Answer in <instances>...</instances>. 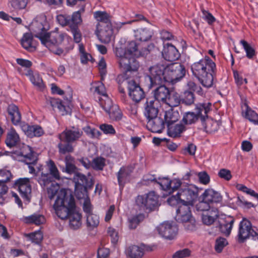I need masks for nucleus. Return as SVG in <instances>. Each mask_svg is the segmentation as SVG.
<instances>
[{
  "instance_id": "f257e3e1",
  "label": "nucleus",
  "mask_w": 258,
  "mask_h": 258,
  "mask_svg": "<svg viewBox=\"0 0 258 258\" xmlns=\"http://www.w3.org/2000/svg\"><path fill=\"white\" fill-rule=\"evenodd\" d=\"M53 208L59 218H69L72 229H77L81 227L82 216L76 211L75 199L71 191L61 190L54 202Z\"/></svg>"
},
{
  "instance_id": "f03ea898",
  "label": "nucleus",
  "mask_w": 258,
  "mask_h": 258,
  "mask_svg": "<svg viewBox=\"0 0 258 258\" xmlns=\"http://www.w3.org/2000/svg\"><path fill=\"white\" fill-rule=\"evenodd\" d=\"M49 29V25L45 16L37 18L32 22L31 25L32 32L33 35L38 38L42 44L48 48L53 53L60 55L63 53L62 48L58 45L63 42L66 39L68 41L67 35L56 34L52 39H50V34L47 32Z\"/></svg>"
},
{
  "instance_id": "7ed1b4c3",
  "label": "nucleus",
  "mask_w": 258,
  "mask_h": 258,
  "mask_svg": "<svg viewBox=\"0 0 258 258\" xmlns=\"http://www.w3.org/2000/svg\"><path fill=\"white\" fill-rule=\"evenodd\" d=\"M234 219L225 215H219L217 208L211 211V226L212 228H218L219 231L226 236L231 233Z\"/></svg>"
},
{
  "instance_id": "20e7f679",
  "label": "nucleus",
  "mask_w": 258,
  "mask_h": 258,
  "mask_svg": "<svg viewBox=\"0 0 258 258\" xmlns=\"http://www.w3.org/2000/svg\"><path fill=\"white\" fill-rule=\"evenodd\" d=\"M197 114L192 112H188L183 116L182 120L186 124H190L196 122L199 117L202 126L205 131H207V123L206 121L209 120L208 113L210 111V103L207 104H200L196 106Z\"/></svg>"
},
{
  "instance_id": "39448f33",
  "label": "nucleus",
  "mask_w": 258,
  "mask_h": 258,
  "mask_svg": "<svg viewBox=\"0 0 258 258\" xmlns=\"http://www.w3.org/2000/svg\"><path fill=\"white\" fill-rule=\"evenodd\" d=\"M237 237L240 243H243L249 238L258 240V230L252 226L249 220L244 218L239 223Z\"/></svg>"
},
{
  "instance_id": "423d86ee",
  "label": "nucleus",
  "mask_w": 258,
  "mask_h": 258,
  "mask_svg": "<svg viewBox=\"0 0 258 258\" xmlns=\"http://www.w3.org/2000/svg\"><path fill=\"white\" fill-rule=\"evenodd\" d=\"M199 189L195 185L190 184L182 186L178 191V196L182 205L192 206L198 196Z\"/></svg>"
},
{
  "instance_id": "0eeeda50",
  "label": "nucleus",
  "mask_w": 258,
  "mask_h": 258,
  "mask_svg": "<svg viewBox=\"0 0 258 258\" xmlns=\"http://www.w3.org/2000/svg\"><path fill=\"white\" fill-rule=\"evenodd\" d=\"M136 203L141 208L152 211L158 206V196L154 191H151L144 195L138 196Z\"/></svg>"
},
{
  "instance_id": "6e6552de",
  "label": "nucleus",
  "mask_w": 258,
  "mask_h": 258,
  "mask_svg": "<svg viewBox=\"0 0 258 258\" xmlns=\"http://www.w3.org/2000/svg\"><path fill=\"white\" fill-rule=\"evenodd\" d=\"M186 71L183 66H166L165 71V82L173 85L184 77Z\"/></svg>"
},
{
  "instance_id": "1a4fd4ad",
  "label": "nucleus",
  "mask_w": 258,
  "mask_h": 258,
  "mask_svg": "<svg viewBox=\"0 0 258 258\" xmlns=\"http://www.w3.org/2000/svg\"><path fill=\"white\" fill-rule=\"evenodd\" d=\"M199 202L196 205V209L199 211L203 212L202 219L203 223L210 225V190L206 189L199 197Z\"/></svg>"
},
{
  "instance_id": "9d476101",
  "label": "nucleus",
  "mask_w": 258,
  "mask_h": 258,
  "mask_svg": "<svg viewBox=\"0 0 258 258\" xmlns=\"http://www.w3.org/2000/svg\"><path fill=\"white\" fill-rule=\"evenodd\" d=\"M47 166L49 173H42L41 176L38 179L39 184L43 186H47L53 180H59L60 179V173L54 162L52 160H49L47 162Z\"/></svg>"
},
{
  "instance_id": "9b49d317",
  "label": "nucleus",
  "mask_w": 258,
  "mask_h": 258,
  "mask_svg": "<svg viewBox=\"0 0 258 258\" xmlns=\"http://www.w3.org/2000/svg\"><path fill=\"white\" fill-rule=\"evenodd\" d=\"M165 66H151L148 68L149 72V79L150 84L149 87H152L165 83L164 76L166 69Z\"/></svg>"
},
{
  "instance_id": "f8f14e48",
  "label": "nucleus",
  "mask_w": 258,
  "mask_h": 258,
  "mask_svg": "<svg viewBox=\"0 0 258 258\" xmlns=\"http://www.w3.org/2000/svg\"><path fill=\"white\" fill-rule=\"evenodd\" d=\"M158 233L163 237L168 239H172L176 236L177 228L173 223L166 222L157 227Z\"/></svg>"
},
{
  "instance_id": "ddd939ff",
  "label": "nucleus",
  "mask_w": 258,
  "mask_h": 258,
  "mask_svg": "<svg viewBox=\"0 0 258 258\" xmlns=\"http://www.w3.org/2000/svg\"><path fill=\"white\" fill-rule=\"evenodd\" d=\"M128 95L132 99L139 102L145 97V93L142 88L135 81H126Z\"/></svg>"
},
{
  "instance_id": "4468645a",
  "label": "nucleus",
  "mask_w": 258,
  "mask_h": 258,
  "mask_svg": "<svg viewBox=\"0 0 258 258\" xmlns=\"http://www.w3.org/2000/svg\"><path fill=\"white\" fill-rule=\"evenodd\" d=\"M113 33L112 23L96 27L95 31L99 40L104 43H108L111 41Z\"/></svg>"
},
{
  "instance_id": "2eb2a0df",
  "label": "nucleus",
  "mask_w": 258,
  "mask_h": 258,
  "mask_svg": "<svg viewBox=\"0 0 258 258\" xmlns=\"http://www.w3.org/2000/svg\"><path fill=\"white\" fill-rule=\"evenodd\" d=\"M15 185L17 187L21 197L29 201L31 198V186L28 178H19L15 181Z\"/></svg>"
},
{
  "instance_id": "dca6fc26",
  "label": "nucleus",
  "mask_w": 258,
  "mask_h": 258,
  "mask_svg": "<svg viewBox=\"0 0 258 258\" xmlns=\"http://www.w3.org/2000/svg\"><path fill=\"white\" fill-rule=\"evenodd\" d=\"M21 155L25 158L26 163L29 165V172L34 173L35 169L32 165L36 164L37 161V156L32 148L29 146H24L21 150Z\"/></svg>"
},
{
  "instance_id": "f3484780",
  "label": "nucleus",
  "mask_w": 258,
  "mask_h": 258,
  "mask_svg": "<svg viewBox=\"0 0 258 258\" xmlns=\"http://www.w3.org/2000/svg\"><path fill=\"white\" fill-rule=\"evenodd\" d=\"M83 131L75 127L70 129H66L59 135L60 141H68L71 143L78 141L83 135Z\"/></svg>"
},
{
  "instance_id": "a211bd4d",
  "label": "nucleus",
  "mask_w": 258,
  "mask_h": 258,
  "mask_svg": "<svg viewBox=\"0 0 258 258\" xmlns=\"http://www.w3.org/2000/svg\"><path fill=\"white\" fill-rule=\"evenodd\" d=\"M206 67L204 66H192L191 70L194 75L199 80L203 87L207 88L210 87V83L208 79V72Z\"/></svg>"
},
{
  "instance_id": "6ab92c4d",
  "label": "nucleus",
  "mask_w": 258,
  "mask_h": 258,
  "mask_svg": "<svg viewBox=\"0 0 258 258\" xmlns=\"http://www.w3.org/2000/svg\"><path fill=\"white\" fill-rule=\"evenodd\" d=\"M162 54L166 60L170 62L178 60L180 56L178 50L174 46L169 43L164 45Z\"/></svg>"
},
{
  "instance_id": "aec40b11",
  "label": "nucleus",
  "mask_w": 258,
  "mask_h": 258,
  "mask_svg": "<svg viewBox=\"0 0 258 258\" xmlns=\"http://www.w3.org/2000/svg\"><path fill=\"white\" fill-rule=\"evenodd\" d=\"M176 219L177 221L184 223L187 221L194 218L191 215L189 206L185 205L179 206L176 210Z\"/></svg>"
},
{
  "instance_id": "412c9836",
  "label": "nucleus",
  "mask_w": 258,
  "mask_h": 258,
  "mask_svg": "<svg viewBox=\"0 0 258 258\" xmlns=\"http://www.w3.org/2000/svg\"><path fill=\"white\" fill-rule=\"evenodd\" d=\"M158 103L153 100H148L145 106L144 114L148 120L157 116Z\"/></svg>"
},
{
  "instance_id": "4be33fe9",
  "label": "nucleus",
  "mask_w": 258,
  "mask_h": 258,
  "mask_svg": "<svg viewBox=\"0 0 258 258\" xmlns=\"http://www.w3.org/2000/svg\"><path fill=\"white\" fill-rule=\"evenodd\" d=\"M126 50L130 56V61L123 62L124 64H132L136 63V57L141 55L140 54L141 51H139L138 49V44L135 41L127 42Z\"/></svg>"
},
{
  "instance_id": "5701e85b",
  "label": "nucleus",
  "mask_w": 258,
  "mask_h": 258,
  "mask_svg": "<svg viewBox=\"0 0 258 258\" xmlns=\"http://www.w3.org/2000/svg\"><path fill=\"white\" fill-rule=\"evenodd\" d=\"M21 127L25 135L30 138L40 137L43 134V129L39 125L30 126L23 122V124H21Z\"/></svg>"
},
{
  "instance_id": "b1692460",
  "label": "nucleus",
  "mask_w": 258,
  "mask_h": 258,
  "mask_svg": "<svg viewBox=\"0 0 258 258\" xmlns=\"http://www.w3.org/2000/svg\"><path fill=\"white\" fill-rule=\"evenodd\" d=\"M157 87L154 91V97L156 101L158 103L161 102L165 103L167 101V97L169 95V90L167 87H166L163 84L158 85Z\"/></svg>"
},
{
  "instance_id": "393cba45",
  "label": "nucleus",
  "mask_w": 258,
  "mask_h": 258,
  "mask_svg": "<svg viewBox=\"0 0 258 258\" xmlns=\"http://www.w3.org/2000/svg\"><path fill=\"white\" fill-rule=\"evenodd\" d=\"M7 111L12 123L14 125H20L21 126V124H23V122H21V113L16 105L14 104L9 105L7 108Z\"/></svg>"
},
{
  "instance_id": "a878e982",
  "label": "nucleus",
  "mask_w": 258,
  "mask_h": 258,
  "mask_svg": "<svg viewBox=\"0 0 258 258\" xmlns=\"http://www.w3.org/2000/svg\"><path fill=\"white\" fill-rule=\"evenodd\" d=\"M147 127L152 132L160 133L164 128V121L157 116L148 120Z\"/></svg>"
},
{
  "instance_id": "bb28decb",
  "label": "nucleus",
  "mask_w": 258,
  "mask_h": 258,
  "mask_svg": "<svg viewBox=\"0 0 258 258\" xmlns=\"http://www.w3.org/2000/svg\"><path fill=\"white\" fill-rule=\"evenodd\" d=\"M145 250H148V248L144 244H141L140 246L132 245L127 248L126 253L132 258H141Z\"/></svg>"
},
{
  "instance_id": "cd10ccee",
  "label": "nucleus",
  "mask_w": 258,
  "mask_h": 258,
  "mask_svg": "<svg viewBox=\"0 0 258 258\" xmlns=\"http://www.w3.org/2000/svg\"><path fill=\"white\" fill-rule=\"evenodd\" d=\"M153 35V31L147 28H139L134 31V36L136 39L140 41L149 40Z\"/></svg>"
},
{
  "instance_id": "c85d7f7f",
  "label": "nucleus",
  "mask_w": 258,
  "mask_h": 258,
  "mask_svg": "<svg viewBox=\"0 0 258 258\" xmlns=\"http://www.w3.org/2000/svg\"><path fill=\"white\" fill-rule=\"evenodd\" d=\"M74 182L75 183V187H82L83 186L92 188L93 183L92 180L88 181L86 176L79 172H77L73 178Z\"/></svg>"
},
{
  "instance_id": "c756f323",
  "label": "nucleus",
  "mask_w": 258,
  "mask_h": 258,
  "mask_svg": "<svg viewBox=\"0 0 258 258\" xmlns=\"http://www.w3.org/2000/svg\"><path fill=\"white\" fill-rule=\"evenodd\" d=\"M20 142V138L16 131L12 128L7 133L5 141L6 145L9 147L16 146Z\"/></svg>"
},
{
  "instance_id": "7c9ffc66",
  "label": "nucleus",
  "mask_w": 258,
  "mask_h": 258,
  "mask_svg": "<svg viewBox=\"0 0 258 258\" xmlns=\"http://www.w3.org/2000/svg\"><path fill=\"white\" fill-rule=\"evenodd\" d=\"M94 16L98 21L96 27L102 26V25L111 24L110 17L105 12L96 11L94 12Z\"/></svg>"
},
{
  "instance_id": "2f4dec72",
  "label": "nucleus",
  "mask_w": 258,
  "mask_h": 258,
  "mask_svg": "<svg viewBox=\"0 0 258 258\" xmlns=\"http://www.w3.org/2000/svg\"><path fill=\"white\" fill-rule=\"evenodd\" d=\"M167 126L168 135L173 138L179 136L185 130L184 126L181 124H174V123H171Z\"/></svg>"
},
{
  "instance_id": "473e14b6",
  "label": "nucleus",
  "mask_w": 258,
  "mask_h": 258,
  "mask_svg": "<svg viewBox=\"0 0 258 258\" xmlns=\"http://www.w3.org/2000/svg\"><path fill=\"white\" fill-rule=\"evenodd\" d=\"M24 221L27 224H33L36 225L42 224L45 222L44 216L41 214L35 213L29 216L25 217Z\"/></svg>"
},
{
  "instance_id": "72a5a7b5",
  "label": "nucleus",
  "mask_w": 258,
  "mask_h": 258,
  "mask_svg": "<svg viewBox=\"0 0 258 258\" xmlns=\"http://www.w3.org/2000/svg\"><path fill=\"white\" fill-rule=\"evenodd\" d=\"M179 117L178 111L173 109H170L165 112L164 120L167 125L171 123H174L179 119Z\"/></svg>"
},
{
  "instance_id": "f704fd0d",
  "label": "nucleus",
  "mask_w": 258,
  "mask_h": 258,
  "mask_svg": "<svg viewBox=\"0 0 258 258\" xmlns=\"http://www.w3.org/2000/svg\"><path fill=\"white\" fill-rule=\"evenodd\" d=\"M64 162L66 167L62 170L63 172H66L69 174L74 173L75 174L78 172L77 168L74 164V158L71 155H67L65 157Z\"/></svg>"
},
{
  "instance_id": "c9c22d12",
  "label": "nucleus",
  "mask_w": 258,
  "mask_h": 258,
  "mask_svg": "<svg viewBox=\"0 0 258 258\" xmlns=\"http://www.w3.org/2000/svg\"><path fill=\"white\" fill-rule=\"evenodd\" d=\"M85 6L83 5L79 11L73 13L70 17L71 27H78V25L81 23V14L85 12Z\"/></svg>"
},
{
  "instance_id": "e433bc0d",
  "label": "nucleus",
  "mask_w": 258,
  "mask_h": 258,
  "mask_svg": "<svg viewBox=\"0 0 258 258\" xmlns=\"http://www.w3.org/2000/svg\"><path fill=\"white\" fill-rule=\"evenodd\" d=\"M131 174V171L128 168L121 167L117 173L118 182L122 187L128 180Z\"/></svg>"
},
{
  "instance_id": "4c0bfd02",
  "label": "nucleus",
  "mask_w": 258,
  "mask_h": 258,
  "mask_svg": "<svg viewBox=\"0 0 258 258\" xmlns=\"http://www.w3.org/2000/svg\"><path fill=\"white\" fill-rule=\"evenodd\" d=\"M21 43L23 47L29 51H34L36 49V47L32 43V36L30 33L24 34Z\"/></svg>"
},
{
  "instance_id": "58836bf2",
  "label": "nucleus",
  "mask_w": 258,
  "mask_h": 258,
  "mask_svg": "<svg viewBox=\"0 0 258 258\" xmlns=\"http://www.w3.org/2000/svg\"><path fill=\"white\" fill-rule=\"evenodd\" d=\"M244 108L245 110V117L254 124H258V115L257 113L251 110L246 103H244L242 106L243 113L244 112Z\"/></svg>"
},
{
  "instance_id": "ea45409f",
  "label": "nucleus",
  "mask_w": 258,
  "mask_h": 258,
  "mask_svg": "<svg viewBox=\"0 0 258 258\" xmlns=\"http://www.w3.org/2000/svg\"><path fill=\"white\" fill-rule=\"evenodd\" d=\"M59 185L56 183L51 182L50 185L47 188V194L48 198L50 200L54 199L55 196L56 195V199L57 198L58 195L61 190H65L67 191H70V190L66 189H61L59 190Z\"/></svg>"
},
{
  "instance_id": "a19ab883",
  "label": "nucleus",
  "mask_w": 258,
  "mask_h": 258,
  "mask_svg": "<svg viewBox=\"0 0 258 258\" xmlns=\"http://www.w3.org/2000/svg\"><path fill=\"white\" fill-rule=\"evenodd\" d=\"M48 102L53 109L56 108H57L59 111L61 112L62 115L67 114L66 107L63 104L60 99L57 98H51L48 101Z\"/></svg>"
},
{
  "instance_id": "79ce46f5",
  "label": "nucleus",
  "mask_w": 258,
  "mask_h": 258,
  "mask_svg": "<svg viewBox=\"0 0 258 258\" xmlns=\"http://www.w3.org/2000/svg\"><path fill=\"white\" fill-rule=\"evenodd\" d=\"M60 141V143L57 145L59 153L66 154L74 152V147L71 142L68 141Z\"/></svg>"
},
{
  "instance_id": "37998d69",
  "label": "nucleus",
  "mask_w": 258,
  "mask_h": 258,
  "mask_svg": "<svg viewBox=\"0 0 258 258\" xmlns=\"http://www.w3.org/2000/svg\"><path fill=\"white\" fill-rule=\"evenodd\" d=\"M228 244L227 240L223 237H218L215 241L214 248L216 253H221L224 248Z\"/></svg>"
},
{
  "instance_id": "c03bdc74",
  "label": "nucleus",
  "mask_w": 258,
  "mask_h": 258,
  "mask_svg": "<svg viewBox=\"0 0 258 258\" xmlns=\"http://www.w3.org/2000/svg\"><path fill=\"white\" fill-rule=\"evenodd\" d=\"M181 99L179 95L174 92H170L167 99V101L165 103L168 104L170 107L177 106L180 102Z\"/></svg>"
},
{
  "instance_id": "a18cd8bd",
  "label": "nucleus",
  "mask_w": 258,
  "mask_h": 258,
  "mask_svg": "<svg viewBox=\"0 0 258 258\" xmlns=\"http://www.w3.org/2000/svg\"><path fill=\"white\" fill-rule=\"evenodd\" d=\"M87 226L90 229L97 227L99 224V217L96 214H89L86 216Z\"/></svg>"
},
{
  "instance_id": "49530a36",
  "label": "nucleus",
  "mask_w": 258,
  "mask_h": 258,
  "mask_svg": "<svg viewBox=\"0 0 258 258\" xmlns=\"http://www.w3.org/2000/svg\"><path fill=\"white\" fill-rule=\"evenodd\" d=\"M91 90L94 93H96L102 97L107 95L105 87L104 84L101 82L93 83L91 85Z\"/></svg>"
},
{
  "instance_id": "de8ad7c7",
  "label": "nucleus",
  "mask_w": 258,
  "mask_h": 258,
  "mask_svg": "<svg viewBox=\"0 0 258 258\" xmlns=\"http://www.w3.org/2000/svg\"><path fill=\"white\" fill-rule=\"evenodd\" d=\"M98 98L100 106L106 112H108L114 106L112 105V101L107 95L103 97L99 96Z\"/></svg>"
},
{
  "instance_id": "09e8293b",
  "label": "nucleus",
  "mask_w": 258,
  "mask_h": 258,
  "mask_svg": "<svg viewBox=\"0 0 258 258\" xmlns=\"http://www.w3.org/2000/svg\"><path fill=\"white\" fill-rule=\"evenodd\" d=\"M124 72L125 79L136 75L138 70V66H120Z\"/></svg>"
},
{
  "instance_id": "8fccbe9b",
  "label": "nucleus",
  "mask_w": 258,
  "mask_h": 258,
  "mask_svg": "<svg viewBox=\"0 0 258 258\" xmlns=\"http://www.w3.org/2000/svg\"><path fill=\"white\" fill-rule=\"evenodd\" d=\"M107 113L109 114L110 118L112 120L118 121L122 118V112L116 105H114Z\"/></svg>"
},
{
  "instance_id": "3c124183",
  "label": "nucleus",
  "mask_w": 258,
  "mask_h": 258,
  "mask_svg": "<svg viewBox=\"0 0 258 258\" xmlns=\"http://www.w3.org/2000/svg\"><path fill=\"white\" fill-rule=\"evenodd\" d=\"M151 181L156 182L158 184L160 185L162 189L166 191L169 192L170 190V185L171 184V180L168 178H159L158 181L155 178L151 179Z\"/></svg>"
},
{
  "instance_id": "603ef678",
  "label": "nucleus",
  "mask_w": 258,
  "mask_h": 258,
  "mask_svg": "<svg viewBox=\"0 0 258 258\" xmlns=\"http://www.w3.org/2000/svg\"><path fill=\"white\" fill-rule=\"evenodd\" d=\"M105 166V159L98 157L93 159L92 167L96 170H102Z\"/></svg>"
},
{
  "instance_id": "864d4df0",
  "label": "nucleus",
  "mask_w": 258,
  "mask_h": 258,
  "mask_svg": "<svg viewBox=\"0 0 258 258\" xmlns=\"http://www.w3.org/2000/svg\"><path fill=\"white\" fill-rule=\"evenodd\" d=\"M25 235L26 237L29 238L32 242L36 244H39L43 239L42 233L40 231L30 234H26Z\"/></svg>"
},
{
  "instance_id": "5fc2aeb1",
  "label": "nucleus",
  "mask_w": 258,
  "mask_h": 258,
  "mask_svg": "<svg viewBox=\"0 0 258 258\" xmlns=\"http://www.w3.org/2000/svg\"><path fill=\"white\" fill-rule=\"evenodd\" d=\"M31 83L38 89L43 90L44 88V85L42 78L38 74H33L30 79Z\"/></svg>"
},
{
  "instance_id": "6e6d98bb",
  "label": "nucleus",
  "mask_w": 258,
  "mask_h": 258,
  "mask_svg": "<svg viewBox=\"0 0 258 258\" xmlns=\"http://www.w3.org/2000/svg\"><path fill=\"white\" fill-rule=\"evenodd\" d=\"M87 188L86 186L75 187V195L78 199H89L87 195Z\"/></svg>"
},
{
  "instance_id": "4d7b16f0",
  "label": "nucleus",
  "mask_w": 258,
  "mask_h": 258,
  "mask_svg": "<svg viewBox=\"0 0 258 258\" xmlns=\"http://www.w3.org/2000/svg\"><path fill=\"white\" fill-rule=\"evenodd\" d=\"M240 42L246 52V56L249 58H252L255 55L254 49L245 40H241Z\"/></svg>"
},
{
  "instance_id": "13d9d810",
  "label": "nucleus",
  "mask_w": 258,
  "mask_h": 258,
  "mask_svg": "<svg viewBox=\"0 0 258 258\" xmlns=\"http://www.w3.org/2000/svg\"><path fill=\"white\" fill-rule=\"evenodd\" d=\"M144 219L143 214H139L132 218L129 221L130 229H134L137 228L139 224Z\"/></svg>"
},
{
  "instance_id": "bf43d9fd",
  "label": "nucleus",
  "mask_w": 258,
  "mask_h": 258,
  "mask_svg": "<svg viewBox=\"0 0 258 258\" xmlns=\"http://www.w3.org/2000/svg\"><path fill=\"white\" fill-rule=\"evenodd\" d=\"M28 0H9L11 6L16 10L24 9L26 8Z\"/></svg>"
},
{
  "instance_id": "052dcab7",
  "label": "nucleus",
  "mask_w": 258,
  "mask_h": 258,
  "mask_svg": "<svg viewBox=\"0 0 258 258\" xmlns=\"http://www.w3.org/2000/svg\"><path fill=\"white\" fill-rule=\"evenodd\" d=\"M223 197L221 194L211 189V204H220L222 203Z\"/></svg>"
},
{
  "instance_id": "680f3d73",
  "label": "nucleus",
  "mask_w": 258,
  "mask_h": 258,
  "mask_svg": "<svg viewBox=\"0 0 258 258\" xmlns=\"http://www.w3.org/2000/svg\"><path fill=\"white\" fill-rule=\"evenodd\" d=\"M236 187L238 190L245 192L247 194L255 198L258 200V194L256 193L253 190L247 187L242 184H237Z\"/></svg>"
},
{
  "instance_id": "e2e57ef3",
  "label": "nucleus",
  "mask_w": 258,
  "mask_h": 258,
  "mask_svg": "<svg viewBox=\"0 0 258 258\" xmlns=\"http://www.w3.org/2000/svg\"><path fill=\"white\" fill-rule=\"evenodd\" d=\"M115 54L117 57H120L122 60L127 59V62L130 61L129 53L127 52L126 49L125 50L121 47L116 48Z\"/></svg>"
},
{
  "instance_id": "0e129e2a",
  "label": "nucleus",
  "mask_w": 258,
  "mask_h": 258,
  "mask_svg": "<svg viewBox=\"0 0 258 258\" xmlns=\"http://www.w3.org/2000/svg\"><path fill=\"white\" fill-rule=\"evenodd\" d=\"M194 95L191 91H185L182 99V102L186 105H191L194 102Z\"/></svg>"
},
{
  "instance_id": "69168bd1",
  "label": "nucleus",
  "mask_w": 258,
  "mask_h": 258,
  "mask_svg": "<svg viewBox=\"0 0 258 258\" xmlns=\"http://www.w3.org/2000/svg\"><path fill=\"white\" fill-rule=\"evenodd\" d=\"M85 133L91 138H97L100 135V133L94 128H91L90 126H86L83 128Z\"/></svg>"
},
{
  "instance_id": "338daca9",
  "label": "nucleus",
  "mask_w": 258,
  "mask_h": 258,
  "mask_svg": "<svg viewBox=\"0 0 258 258\" xmlns=\"http://www.w3.org/2000/svg\"><path fill=\"white\" fill-rule=\"evenodd\" d=\"M31 66H21L17 68L18 72L22 75H25L30 79L34 73L30 68Z\"/></svg>"
},
{
  "instance_id": "774afa93",
  "label": "nucleus",
  "mask_w": 258,
  "mask_h": 258,
  "mask_svg": "<svg viewBox=\"0 0 258 258\" xmlns=\"http://www.w3.org/2000/svg\"><path fill=\"white\" fill-rule=\"evenodd\" d=\"M12 177L11 173L6 170H0V182L6 184L9 181Z\"/></svg>"
}]
</instances>
